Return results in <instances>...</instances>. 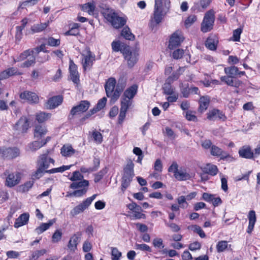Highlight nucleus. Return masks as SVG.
I'll return each instance as SVG.
<instances>
[{
	"mask_svg": "<svg viewBox=\"0 0 260 260\" xmlns=\"http://www.w3.org/2000/svg\"><path fill=\"white\" fill-rule=\"evenodd\" d=\"M115 78H110L105 85L106 95L110 98V102L114 103L119 98L121 93L126 86V81L123 79L119 80L116 85Z\"/></svg>",
	"mask_w": 260,
	"mask_h": 260,
	"instance_id": "nucleus-1",
	"label": "nucleus"
},
{
	"mask_svg": "<svg viewBox=\"0 0 260 260\" xmlns=\"http://www.w3.org/2000/svg\"><path fill=\"white\" fill-rule=\"evenodd\" d=\"M224 71L226 76L220 77L222 82H224L229 86L236 88L239 87L242 82L239 79H236L238 76V68L235 66H231L224 68Z\"/></svg>",
	"mask_w": 260,
	"mask_h": 260,
	"instance_id": "nucleus-2",
	"label": "nucleus"
},
{
	"mask_svg": "<svg viewBox=\"0 0 260 260\" xmlns=\"http://www.w3.org/2000/svg\"><path fill=\"white\" fill-rule=\"evenodd\" d=\"M104 18L115 28L122 27L126 23V20L121 17H119L111 9H104L101 12Z\"/></svg>",
	"mask_w": 260,
	"mask_h": 260,
	"instance_id": "nucleus-3",
	"label": "nucleus"
},
{
	"mask_svg": "<svg viewBox=\"0 0 260 260\" xmlns=\"http://www.w3.org/2000/svg\"><path fill=\"white\" fill-rule=\"evenodd\" d=\"M134 164L129 159L124 168V173L121 181V189L123 192L129 185L133 178L134 176Z\"/></svg>",
	"mask_w": 260,
	"mask_h": 260,
	"instance_id": "nucleus-4",
	"label": "nucleus"
},
{
	"mask_svg": "<svg viewBox=\"0 0 260 260\" xmlns=\"http://www.w3.org/2000/svg\"><path fill=\"white\" fill-rule=\"evenodd\" d=\"M215 20L214 12L212 10L207 11L201 24V30L203 32L210 31L213 28Z\"/></svg>",
	"mask_w": 260,
	"mask_h": 260,
	"instance_id": "nucleus-5",
	"label": "nucleus"
},
{
	"mask_svg": "<svg viewBox=\"0 0 260 260\" xmlns=\"http://www.w3.org/2000/svg\"><path fill=\"white\" fill-rule=\"evenodd\" d=\"M96 197V194H94L91 197L87 198L82 203L74 207L70 212L71 215L74 217L84 212L88 208Z\"/></svg>",
	"mask_w": 260,
	"mask_h": 260,
	"instance_id": "nucleus-6",
	"label": "nucleus"
},
{
	"mask_svg": "<svg viewBox=\"0 0 260 260\" xmlns=\"http://www.w3.org/2000/svg\"><path fill=\"white\" fill-rule=\"evenodd\" d=\"M123 54L124 58L127 61L128 66L129 68L133 67L138 60V52L136 50L131 51L128 47H124Z\"/></svg>",
	"mask_w": 260,
	"mask_h": 260,
	"instance_id": "nucleus-7",
	"label": "nucleus"
},
{
	"mask_svg": "<svg viewBox=\"0 0 260 260\" xmlns=\"http://www.w3.org/2000/svg\"><path fill=\"white\" fill-rule=\"evenodd\" d=\"M50 152V150H47L45 153L39 156L37 162V167H40L44 170H47L50 164L54 165V160L48 156Z\"/></svg>",
	"mask_w": 260,
	"mask_h": 260,
	"instance_id": "nucleus-8",
	"label": "nucleus"
},
{
	"mask_svg": "<svg viewBox=\"0 0 260 260\" xmlns=\"http://www.w3.org/2000/svg\"><path fill=\"white\" fill-rule=\"evenodd\" d=\"M82 63L84 70L90 69L95 60V55L88 49L82 53Z\"/></svg>",
	"mask_w": 260,
	"mask_h": 260,
	"instance_id": "nucleus-9",
	"label": "nucleus"
},
{
	"mask_svg": "<svg viewBox=\"0 0 260 260\" xmlns=\"http://www.w3.org/2000/svg\"><path fill=\"white\" fill-rule=\"evenodd\" d=\"M184 39L182 32L179 30H176L170 37L169 48L170 49H174L178 47L183 41Z\"/></svg>",
	"mask_w": 260,
	"mask_h": 260,
	"instance_id": "nucleus-10",
	"label": "nucleus"
},
{
	"mask_svg": "<svg viewBox=\"0 0 260 260\" xmlns=\"http://www.w3.org/2000/svg\"><path fill=\"white\" fill-rule=\"evenodd\" d=\"M21 180V174L19 172L9 174L6 178L5 185L9 187H13L18 184Z\"/></svg>",
	"mask_w": 260,
	"mask_h": 260,
	"instance_id": "nucleus-11",
	"label": "nucleus"
},
{
	"mask_svg": "<svg viewBox=\"0 0 260 260\" xmlns=\"http://www.w3.org/2000/svg\"><path fill=\"white\" fill-rule=\"evenodd\" d=\"M166 13L158 10L157 8L154 9L153 15L150 22V27H153L161 22Z\"/></svg>",
	"mask_w": 260,
	"mask_h": 260,
	"instance_id": "nucleus-12",
	"label": "nucleus"
},
{
	"mask_svg": "<svg viewBox=\"0 0 260 260\" xmlns=\"http://www.w3.org/2000/svg\"><path fill=\"white\" fill-rule=\"evenodd\" d=\"M90 104L88 101H82L79 104L73 107L70 112L71 115L74 116L80 113L86 111L89 108Z\"/></svg>",
	"mask_w": 260,
	"mask_h": 260,
	"instance_id": "nucleus-13",
	"label": "nucleus"
},
{
	"mask_svg": "<svg viewBox=\"0 0 260 260\" xmlns=\"http://www.w3.org/2000/svg\"><path fill=\"white\" fill-rule=\"evenodd\" d=\"M29 128L28 119L25 117H21L14 125V129L21 133H25Z\"/></svg>",
	"mask_w": 260,
	"mask_h": 260,
	"instance_id": "nucleus-14",
	"label": "nucleus"
},
{
	"mask_svg": "<svg viewBox=\"0 0 260 260\" xmlns=\"http://www.w3.org/2000/svg\"><path fill=\"white\" fill-rule=\"evenodd\" d=\"M207 118L210 120L215 121L217 119H221L224 121L226 117L222 111L218 109H214L208 112Z\"/></svg>",
	"mask_w": 260,
	"mask_h": 260,
	"instance_id": "nucleus-15",
	"label": "nucleus"
},
{
	"mask_svg": "<svg viewBox=\"0 0 260 260\" xmlns=\"http://www.w3.org/2000/svg\"><path fill=\"white\" fill-rule=\"evenodd\" d=\"M20 98L32 104H36L39 102L38 96L35 93L29 91H24L21 93Z\"/></svg>",
	"mask_w": 260,
	"mask_h": 260,
	"instance_id": "nucleus-16",
	"label": "nucleus"
},
{
	"mask_svg": "<svg viewBox=\"0 0 260 260\" xmlns=\"http://www.w3.org/2000/svg\"><path fill=\"white\" fill-rule=\"evenodd\" d=\"M20 154V151L17 148H8L3 149L2 157L10 159L16 158Z\"/></svg>",
	"mask_w": 260,
	"mask_h": 260,
	"instance_id": "nucleus-17",
	"label": "nucleus"
},
{
	"mask_svg": "<svg viewBox=\"0 0 260 260\" xmlns=\"http://www.w3.org/2000/svg\"><path fill=\"white\" fill-rule=\"evenodd\" d=\"M69 71L72 81L77 84L79 81V76L77 71V67L72 60L70 61Z\"/></svg>",
	"mask_w": 260,
	"mask_h": 260,
	"instance_id": "nucleus-18",
	"label": "nucleus"
},
{
	"mask_svg": "<svg viewBox=\"0 0 260 260\" xmlns=\"http://www.w3.org/2000/svg\"><path fill=\"white\" fill-rule=\"evenodd\" d=\"M170 7V0H155L154 9L157 8L158 10L167 13Z\"/></svg>",
	"mask_w": 260,
	"mask_h": 260,
	"instance_id": "nucleus-19",
	"label": "nucleus"
},
{
	"mask_svg": "<svg viewBox=\"0 0 260 260\" xmlns=\"http://www.w3.org/2000/svg\"><path fill=\"white\" fill-rule=\"evenodd\" d=\"M63 101L61 95L54 96L50 98L46 104V107L49 109H53L60 105Z\"/></svg>",
	"mask_w": 260,
	"mask_h": 260,
	"instance_id": "nucleus-20",
	"label": "nucleus"
},
{
	"mask_svg": "<svg viewBox=\"0 0 260 260\" xmlns=\"http://www.w3.org/2000/svg\"><path fill=\"white\" fill-rule=\"evenodd\" d=\"M50 140V137H47L45 139H43L41 141H35L28 144V149L32 152L36 151L44 146Z\"/></svg>",
	"mask_w": 260,
	"mask_h": 260,
	"instance_id": "nucleus-21",
	"label": "nucleus"
},
{
	"mask_svg": "<svg viewBox=\"0 0 260 260\" xmlns=\"http://www.w3.org/2000/svg\"><path fill=\"white\" fill-rule=\"evenodd\" d=\"M239 154L240 157L246 159L253 158L254 153L249 146H244L239 150Z\"/></svg>",
	"mask_w": 260,
	"mask_h": 260,
	"instance_id": "nucleus-22",
	"label": "nucleus"
},
{
	"mask_svg": "<svg viewBox=\"0 0 260 260\" xmlns=\"http://www.w3.org/2000/svg\"><path fill=\"white\" fill-rule=\"evenodd\" d=\"M175 177L178 180L184 181L190 179L191 176L185 168L181 167L175 173Z\"/></svg>",
	"mask_w": 260,
	"mask_h": 260,
	"instance_id": "nucleus-23",
	"label": "nucleus"
},
{
	"mask_svg": "<svg viewBox=\"0 0 260 260\" xmlns=\"http://www.w3.org/2000/svg\"><path fill=\"white\" fill-rule=\"evenodd\" d=\"M81 235V232H77L71 237L68 245V247L70 250H74L77 248V245L79 242Z\"/></svg>",
	"mask_w": 260,
	"mask_h": 260,
	"instance_id": "nucleus-24",
	"label": "nucleus"
},
{
	"mask_svg": "<svg viewBox=\"0 0 260 260\" xmlns=\"http://www.w3.org/2000/svg\"><path fill=\"white\" fill-rule=\"evenodd\" d=\"M248 218L249 220V223L247 230V233L250 234L253 230L254 224L256 221V214L254 210H251L249 211L248 215Z\"/></svg>",
	"mask_w": 260,
	"mask_h": 260,
	"instance_id": "nucleus-25",
	"label": "nucleus"
},
{
	"mask_svg": "<svg viewBox=\"0 0 260 260\" xmlns=\"http://www.w3.org/2000/svg\"><path fill=\"white\" fill-rule=\"evenodd\" d=\"M29 215L28 213H24L21 214L16 220L14 223V227L18 228L21 226L27 223L29 220Z\"/></svg>",
	"mask_w": 260,
	"mask_h": 260,
	"instance_id": "nucleus-26",
	"label": "nucleus"
},
{
	"mask_svg": "<svg viewBox=\"0 0 260 260\" xmlns=\"http://www.w3.org/2000/svg\"><path fill=\"white\" fill-rule=\"evenodd\" d=\"M47 132V129L45 126L36 125L34 129V137L36 139L39 140L45 136Z\"/></svg>",
	"mask_w": 260,
	"mask_h": 260,
	"instance_id": "nucleus-27",
	"label": "nucleus"
},
{
	"mask_svg": "<svg viewBox=\"0 0 260 260\" xmlns=\"http://www.w3.org/2000/svg\"><path fill=\"white\" fill-rule=\"evenodd\" d=\"M218 40L215 35L210 36L206 42V46L211 50H215L216 49Z\"/></svg>",
	"mask_w": 260,
	"mask_h": 260,
	"instance_id": "nucleus-28",
	"label": "nucleus"
},
{
	"mask_svg": "<svg viewBox=\"0 0 260 260\" xmlns=\"http://www.w3.org/2000/svg\"><path fill=\"white\" fill-rule=\"evenodd\" d=\"M137 89L138 87L137 85H135L131 86L124 91L122 97L133 100V99L137 93Z\"/></svg>",
	"mask_w": 260,
	"mask_h": 260,
	"instance_id": "nucleus-29",
	"label": "nucleus"
},
{
	"mask_svg": "<svg viewBox=\"0 0 260 260\" xmlns=\"http://www.w3.org/2000/svg\"><path fill=\"white\" fill-rule=\"evenodd\" d=\"M200 107L199 111L202 113L208 108L210 103V98L208 96H203L201 97L200 101Z\"/></svg>",
	"mask_w": 260,
	"mask_h": 260,
	"instance_id": "nucleus-30",
	"label": "nucleus"
},
{
	"mask_svg": "<svg viewBox=\"0 0 260 260\" xmlns=\"http://www.w3.org/2000/svg\"><path fill=\"white\" fill-rule=\"evenodd\" d=\"M49 22L47 21L45 23L40 24H35L31 26L30 31L31 34L39 33L44 30L49 25Z\"/></svg>",
	"mask_w": 260,
	"mask_h": 260,
	"instance_id": "nucleus-31",
	"label": "nucleus"
},
{
	"mask_svg": "<svg viewBox=\"0 0 260 260\" xmlns=\"http://www.w3.org/2000/svg\"><path fill=\"white\" fill-rule=\"evenodd\" d=\"M55 219L50 220L48 223H42L41 225L35 229L36 232L38 234H41L47 229H48L54 223H55Z\"/></svg>",
	"mask_w": 260,
	"mask_h": 260,
	"instance_id": "nucleus-32",
	"label": "nucleus"
},
{
	"mask_svg": "<svg viewBox=\"0 0 260 260\" xmlns=\"http://www.w3.org/2000/svg\"><path fill=\"white\" fill-rule=\"evenodd\" d=\"M61 154L64 156H70L75 153V150L71 146L64 145L61 149Z\"/></svg>",
	"mask_w": 260,
	"mask_h": 260,
	"instance_id": "nucleus-33",
	"label": "nucleus"
},
{
	"mask_svg": "<svg viewBox=\"0 0 260 260\" xmlns=\"http://www.w3.org/2000/svg\"><path fill=\"white\" fill-rule=\"evenodd\" d=\"M15 70L14 68H9L0 73V80L6 79L10 76L15 74Z\"/></svg>",
	"mask_w": 260,
	"mask_h": 260,
	"instance_id": "nucleus-34",
	"label": "nucleus"
},
{
	"mask_svg": "<svg viewBox=\"0 0 260 260\" xmlns=\"http://www.w3.org/2000/svg\"><path fill=\"white\" fill-rule=\"evenodd\" d=\"M95 9V6L90 3L85 4L82 7V10L87 12L90 15H94Z\"/></svg>",
	"mask_w": 260,
	"mask_h": 260,
	"instance_id": "nucleus-35",
	"label": "nucleus"
},
{
	"mask_svg": "<svg viewBox=\"0 0 260 260\" xmlns=\"http://www.w3.org/2000/svg\"><path fill=\"white\" fill-rule=\"evenodd\" d=\"M89 185L88 181L83 180L79 182L74 181L71 185L70 187L72 189H76L82 187H87Z\"/></svg>",
	"mask_w": 260,
	"mask_h": 260,
	"instance_id": "nucleus-36",
	"label": "nucleus"
},
{
	"mask_svg": "<svg viewBox=\"0 0 260 260\" xmlns=\"http://www.w3.org/2000/svg\"><path fill=\"white\" fill-rule=\"evenodd\" d=\"M48 170H44L39 167H37V170L34 172L31 175V179L33 180H36L40 179L43 176L45 173H47Z\"/></svg>",
	"mask_w": 260,
	"mask_h": 260,
	"instance_id": "nucleus-37",
	"label": "nucleus"
},
{
	"mask_svg": "<svg viewBox=\"0 0 260 260\" xmlns=\"http://www.w3.org/2000/svg\"><path fill=\"white\" fill-rule=\"evenodd\" d=\"M51 114L45 112H40L36 115V119L39 123H43L50 118Z\"/></svg>",
	"mask_w": 260,
	"mask_h": 260,
	"instance_id": "nucleus-38",
	"label": "nucleus"
},
{
	"mask_svg": "<svg viewBox=\"0 0 260 260\" xmlns=\"http://www.w3.org/2000/svg\"><path fill=\"white\" fill-rule=\"evenodd\" d=\"M133 103V100L121 97L120 109L123 110L127 111L128 109L131 106Z\"/></svg>",
	"mask_w": 260,
	"mask_h": 260,
	"instance_id": "nucleus-39",
	"label": "nucleus"
},
{
	"mask_svg": "<svg viewBox=\"0 0 260 260\" xmlns=\"http://www.w3.org/2000/svg\"><path fill=\"white\" fill-rule=\"evenodd\" d=\"M108 168L105 167L102 169L100 172L94 174V181L95 183L99 182L103 177L107 173Z\"/></svg>",
	"mask_w": 260,
	"mask_h": 260,
	"instance_id": "nucleus-40",
	"label": "nucleus"
},
{
	"mask_svg": "<svg viewBox=\"0 0 260 260\" xmlns=\"http://www.w3.org/2000/svg\"><path fill=\"white\" fill-rule=\"evenodd\" d=\"M205 169L207 173L212 176H215L218 172L217 167L212 164H207Z\"/></svg>",
	"mask_w": 260,
	"mask_h": 260,
	"instance_id": "nucleus-41",
	"label": "nucleus"
},
{
	"mask_svg": "<svg viewBox=\"0 0 260 260\" xmlns=\"http://www.w3.org/2000/svg\"><path fill=\"white\" fill-rule=\"evenodd\" d=\"M171 83H169L166 81V83L164 84L162 89L164 93L167 95H172L174 93V89L171 86Z\"/></svg>",
	"mask_w": 260,
	"mask_h": 260,
	"instance_id": "nucleus-42",
	"label": "nucleus"
},
{
	"mask_svg": "<svg viewBox=\"0 0 260 260\" xmlns=\"http://www.w3.org/2000/svg\"><path fill=\"white\" fill-rule=\"evenodd\" d=\"M121 35L126 40H132L134 39V35H133L130 31L128 27H124L121 31Z\"/></svg>",
	"mask_w": 260,
	"mask_h": 260,
	"instance_id": "nucleus-43",
	"label": "nucleus"
},
{
	"mask_svg": "<svg viewBox=\"0 0 260 260\" xmlns=\"http://www.w3.org/2000/svg\"><path fill=\"white\" fill-rule=\"evenodd\" d=\"M47 44L52 47H57L60 44V39H56L52 37H50L46 39Z\"/></svg>",
	"mask_w": 260,
	"mask_h": 260,
	"instance_id": "nucleus-44",
	"label": "nucleus"
},
{
	"mask_svg": "<svg viewBox=\"0 0 260 260\" xmlns=\"http://www.w3.org/2000/svg\"><path fill=\"white\" fill-rule=\"evenodd\" d=\"M71 165L70 166H62L60 167L57 168H53L51 170H49L47 171V173L49 174H53L58 172H63L66 170H69L70 169Z\"/></svg>",
	"mask_w": 260,
	"mask_h": 260,
	"instance_id": "nucleus-45",
	"label": "nucleus"
},
{
	"mask_svg": "<svg viewBox=\"0 0 260 260\" xmlns=\"http://www.w3.org/2000/svg\"><path fill=\"white\" fill-rule=\"evenodd\" d=\"M34 53V50L28 49L22 52L17 58V61H22L26 59L27 57L32 55Z\"/></svg>",
	"mask_w": 260,
	"mask_h": 260,
	"instance_id": "nucleus-46",
	"label": "nucleus"
},
{
	"mask_svg": "<svg viewBox=\"0 0 260 260\" xmlns=\"http://www.w3.org/2000/svg\"><path fill=\"white\" fill-rule=\"evenodd\" d=\"M227 247L228 242L226 241H220L216 245V249L218 252H223Z\"/></svg>",
	"mask_w": 260,
	"mask_h": 260,
	"instance_id": "nucleus-47",
	"label": "nucleus"
},
{
	"mask_svg": "<svg viewBox=\"0 0 260 260\" xmlns=\"http://www.w3.org/2000/svg\"><path fill=\"white\" fill-rule=\"evenodd\" d=\"M36 62V58L34 56H30L27 60L23 62L20 67L21 68H28L34 65Z\"/></svg>",
	"mask_w": 260,
	"mask_h": 260,
	"instance_id": "nucleus-48",
	"label": "nucleus"
},
{
	"mask_svg": "<svg viewBox=\"0 0 260 260\" xmlns=\"http://www.w3.org/2000/svg\"><path fill=\"white\" fill-rule=\"evenodd\" d=\"M112 260H119L121 256V252L116 247L112 248Z\"/></svg>",
	"mask_w": 260,
	"mask_h": 260,
	"instance_id": "nucleus-49",
	"label": "nucleus"
},
{
	"mask_svg": "<svg viewBox=\"0 0 260 260\" xmlns=\"http://www.w3.org/2000/svg\"><path fill=\"white\" fill-rule=\"evenodd\" d=\"M165 136H167L169 138L174 139L176 137V135L174 131L169 127L167 126L165 127V131L163 132Z\"/></svg>",
	"mask_w": 260,
	"mask_h": 260,
	"instance_id": "nucleus-50",
	"label": "nucleus"
},
{
	"mask_svg": "<svg viewBox=\"0 0 260 260\" xmlns=\"http://www.w3.org/2000/svg\"><path fill=\"white\" fill-rule=\"evenodd\" d=\"M153 245L155 247L159 249H162L165 247L163 243V240L159 238H156L153 240Z\"/></svg>",
	"mask_w": 260,
	"mask_h": 260,
	"instance_id": "nucleus-51",
	"label": "nucleus"
},
{
	"mask_svg": "<svg viewBox=\"0 0 260 260\" xmlns=\"http://www.w3.org/2000/svg\"><path fill=\"white\" fill-rule=\"evenodd\" d=\"M191 228L194 232L198 233L201 238H203L206 237V234L200 226L194 225L192 226Z\"/></svg>",
	"mask_w": 260,
	"mask_h": 260,
	"instance_id": "nucleus-52",
	"label": "nucleus"
},
{
	"mask_svg": "<svg viewBox=\"0 0 260 260\" xmlns=\"http://www.w3.org/2000/svg\"><path fill=\"white\" fill-rule=\"evenodd\" d=\"M112 48L113 51L115 52H118L120 51L123 53L124 48H122V46H121L120 43L119 41H114L112 43Z\"/></svg>",
	"mask_w": 260,
	"mask_h": 260,
	"instance_id": "nucleus-53",
	"label": "nucleus"
},
{
	"mask_svg": "<svg viewBox=\"0 0 260 260\" xmlns=\"http://www.w3.org/2000/svg\"><path fill=\"white\" fill-rule=\"evenodd\" d=\"M62 233L60 230H57L53 234L52 241L54 243L58 242L61 238Z\"/></svg>",
	"mask_w": 260,
	"mask_h": 260,
	"instance_id": "nucleus-54",
	"label": "nucleus"
},
{
	"mask_svg": "<svg viewBox=\"0 0 260 260\" xmlns=\"http://www.w3.org/2000/svg\"><path fill=\"white\" fill-rule=\"evenodd\" d=\"M186 198L185 196H182L178 198L177 202L180 205V207L182 208H186L188 206V204L186 202Z\"/></svg>",
	"mask_w": 260,
	"mask_h": 260,
	"instance_id": "nucleus-55",
	"label": "nucleus"
},
{
	"mask_svg": "<svg viewBox=\"0 0 260 260\" xmlns=\"http://www.w3.org/2000/svg\"><path fill=\"white\" fill-rule=\"evenodd\" d=\"M136 249L144 251L151 252V248L145 244H136Z\"/></svg>",
	"mask_w": 260,
	"mask_h": 260,
	"instance_id": "nucleus-56",
	"label": "nucleus"
},
{
	"mask_svg": "<svg viewBox=\"0 0 260 260\" xmlns=\"http://www.w3.org/2000/svg\"><path fill=\"white\" fill-rule=\"evenodd\" d=\"M16 32L15 36V42L18 44L22 38V28L20 27H16Z\"/></svg>",
	"mask_w": 260,
	"mask_h": 260,
	"instance_id": "nucleus-57",
	"label": "nucleus"
},
{
	"mask_svg": "<svg viewBox=\"0 0 260 260\" xmlns=\"http://www.w3.org/2000/svg\"><path fill=\"white\" fill-rule=\"evenodd\" d=\"M242 32V29L241 28H238L233 31V40L234 41H239L240 39V35Z\"/></svg>",
	"mask_w": 260,
	"mask_h": 260,
	"instance_id": "nucleus-58",
	"label": "nucleus"
},
{
	"mask_svg": "<svg viewBox=\"0 0 260 260\" xmlns=\"http://www.w3.org/2000/svg\"><path fill=\"white\" fill-rule=\"evenodd\" d=\"M184 51L183 49H177L173 52L172 56L174 59H178L182 57Z\"/></svg>",
	"mask_w": 260,
	"mask_h": 260,
	"instance_id": "nucleus-59",
	"label": "nucleus"
},
{
	"mask_svg": "<svg viewBox=\"0 0 260 260\" xmlns=\"http://www.w3.org/2000/svg\"><path fill=\"white\" fill-rule=\"evenodd\" d=\"M211 153L214 156H219L222 154V150L219 147L213 145L211 147Z\"/></svg>",
	"mask_w": 260,
	"mask_h": 260,
	"instance_id": "nucleus-60",
	"label": "nucleus"
},
{
	"mask_svg": "<svg viewBox=\"0 0 260 260\" xmlns=\"http://www.w3.org/2000/svg\"><path fill=\"white\" fill-rule=\"evenodd\" d=\"M197 20V17L195 15H190L187 17L185 21V25L186 27L190 26Z\"/></svg>",
	"mask_w": 260,
	"mask_h": 260,
	"instance_id": "nucleus-61",
	"label": "nucleus"
},
{
	"mask_svg": "<svg viewBox=\"0 0 260 260\" xmlns=\"http://www.w3.org/2000/svg\"><path fill=\"white\" fill-rule=\"evenodd\" d=\"M83 178V176L80 174L79 171H75L73 173V176L70 178V180L73 181L81 180Z\"/></svg>",
	"mask_w": 260,
	"mask_h": 260,
	"instance_id": "nucleus-62",
	"label": "nucleus"
},
{
	"mask_svg": "<svg viewBox=\"0 0 260 260\" xmlns=\"http://www.w3.org/2000/svg\"><path fill=\"white\" fill-rule=\"evenodd\" d=\"M92 137L94 141L99 143H101L102 142L103 137L100 132L97 131L94 132L92 134Z\"/></svg>",
	"mask_w": 260,
	"mask_h": 260,
	"instance_id": "nucleus-63",
	"label": "nucleus"
},
{
	"mask_svg": "<svg viewBox=\"0 0 260 260\" xmlns=\"http://www.w3.org/2000/svg\"><path fill=\"white\" fill-rule=\"evenodd\" d=\"M214 195L206 192L204 193L202 195L203 199L208 202L212 203L213 200L214 199Z\"/></svg>",
	"mask_w": 260,
	"mask_h": 260,
	"instance_id": "nucleus-64",
	"label": "nucleus"
}]
</instances>
